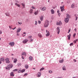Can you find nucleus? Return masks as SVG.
<instances>
[{"label":"nucleus","mask_w":78,"mask_h":78,"mask_svg":"<svg viewBox=\"0 0 78 78\" xmlns=\"http://www.w3.org/2000/svg\"><path fill=\"white\" fill-rule=\"evenodd\" d=\"M13 67V65H12V64H10L7 66V67H5V69L6 70L7 69H12Z\"/></svg>","instance_id":"1"},{"label":"nucleus","mask_w":78,"mask_h":78,"mask_svg":"<svg viewBox=\"0 0 78 78\" xmlns=\"http://www.w3.org/2000/svg\"><path fill=\"white\" fill-rule=\"evenodd\" d=\"M48 25H49V21L48 20H46L44 23V27H48Z\"/></svg>","instance_id":"2"},{"label":"nucleus","mask_w":78,"mask_h":78,"mask_svg":"<svg viewBox=\"0 0 78 78\" xmlns=\"http://www.w3.org/2000/svg\"><path fill=\"white\" fill-rule=\"evenodd\" d=\"M60 8L61 9V12H63V11H65V10H64V5H63L62 6H60Z\"/></svg>","instance_id":"3"},{"label":"nucleus","mask_w":78,"mask_h":78,"mask_svg":"<svg viewBox=\"0 0 78 78\" xmlns=\"http://www.w3.org/2000/svg\"><path fill=\"white\" fill-rule=\"evenodd\" d=\"M27 42H28V40L27 39H26L23 41V44H26Z\"/></svg>","instance_id":"4"},{"label":"nucleus","mask_w":78,"mask_h":78,"mask_svg":"<svg viewBox=\"0 0 78 78\" xmlns=\"http://www.w3.org/2000/svg\"><path fill=\"white\" fill-rule=\"evenodd\" d=\"M5 61L6 63L9 64V63H10V61H9V58H6L5 59Z\"/></svg>","instance_id":"5"},{"label":"nucleus","mask_w":78,"mask_h":78,"mask_svg":"<svg viewBox=\"0 0 78 78\" xmlns=\"http://www.w3.org/2000/svg\"><path fill=\"white\" fill-rule=\"evenodd\" d=\"M9 44L11 46V47H12L14 45V42H10L9 43Z\"/></svg>","instance_id":"6"},{"label":"nucleus","mask_w":78,"mask_h":78,"mask_svg":"<svg viewBox=\"0 0 78 78\" xmlns=\"http://www.w3.org/2000/svg\"><path fill=\"white\" fill-rule=\"evenodd\" d=\"M22 30V29L21 28L19 27V28H18L17 29V30L16 31L17 33H19L20 31V30Z\"/></svg>","instance_id":"7"},{"label":"nucleus","mask_w":78,"mask_h":78,"mask_svg":"<svg viewBox=\"0 0 78 78\" xmlns=\"http://www.w3.org/2000/svg\"><path fill=\"white\" fill-rule=\"evenodd\" d=\"M60 31V29H59V27H58L57 28V33L58 34H59V32Z\"/></svg>","instance_id":"8"},{"label":"nucleus","mask_w":78,"mask_h":78,"mask_svg":"<svg viewBox=\"0 0 78 78\" xmlns=\"http://www.w3.org/2000/svg\"><path fill=\"white\" fill-rule=\"evenodd\" d=\"M69 21V18H66L65 20V22L66 23H67Z\"/></svg>","instance_id":"9"},{"label":"nucleus","mask_w":78,"mask_h":78,"mask_svg":"<svg viewBox=\"0 0 78 78\" xmlns=\"http://www.w3.org/2000/svg\"><path fill=\"white\" fill-rule=\"evenodd\" d=\"M29 59L30 61H33V57H31V56H30L29 57Z\"/></svg>","instance_id":"10"},{"label":"nucleus","mask_w":78,"mask_h":78,"mask_svg":"<svg viewBox=\"0 0 78 78\" xmlns=\"http://www.w3.org/2000/svg\"><path fill=\"white\" fill-rule=\"evenodd\" d=\"M71 8L73 9L75 8V5L74 4H73L71 5Z\"/></svg>","instance_id":"11"},{"label":"nucleus","mask_w":78,"mask_h":78,"mask_svg":"<svg viewBox=\"0 0 78 78\" xmlns=\"http://www.w3.org/2000/svg\"><path fill=\"white\" fill-rule=\"evenodd\" d=\"M56 25H62V23H61V21H59V23L57 22Z\"/></svg>","instance_id":"12"},{"label":"nucleus","mask_w":78,"mask_h":78,"mask_svg":"<svg viewBox=\"0 0 78 78\" xmlns=\"http://www.w3.org/2000/svg\"><path fill=\"white\" fill-rule=\"evenodd\" d=\"M41 11H45V10H46V7H44L41 9Z\"/></svg>","instance_id":"13"},{"label":"nucleus","mask_w":78,"mask_h":78,"mask_svg":"<svg viewBox=\"0 0 78 78\" xmlns=\"http://www.w3.org/2000/svg\"><path fill=\"white\" fill-rule=\"evenodd\" d=\"M0 61H2V62H5V59L3 58L2 57L0 58Z\"/></svg>","instance_id":"14"},{"label":"nucleus","mask_w":78,"mask_h":78,"mask_svg":"<svg viewBox=\"0 0 78 78\" xmlns=\"http://www.w3.org/2000/svg\"><path fill=\"white\" fill-rule=\"evenodd\" d=\"M41 75V73L39 72L37 74V77H40Z\"/></svg>","instance_id":"15"},{"label":"nucleus","mask_w":78,"mask_h":78,"mask_svg":"<svg viewBox=\"0 0 78 78\" xmlns=\"http://www.w3.org/2000/svg\"><path fill=\"white\" fill-rule=\"evenodd\" d=\"M51 14H53L55 13V11L53 9H51Z\"/></svg>","instance_id":"16"},{"label":"nucleus","mask_w":78,"mask_h":78,"mask_svg":"<svg viewBox=\"0 0 78 78\" xmlns=\"http://www.w3.org/2000/svg\"><path fill=\"white\" fill-rule=\"evenodd\" d=\"M68 40H70V37H71V34H69V35H68Z\"/></svg>","instance_id":"17"},{"label":"nucleus","mask_w":78,"mask_h":78,"mask_svg":"<svg viewBox=\"0 0 78 78\" xmlns=\"http://www.w3.org/2000/svg\"><path fill=\"white\" fill-rule=\"evenodd\" d=\"M50 33L49 31L48 32V33L46 34V36H50Z\"/></svg>","instance_id":"18"},{"label":"nucleus","mask_w":78,"mask_h":78,"mask_svg":"<svg viewBox=\"0 0 78 78\" xmlns=\"http://www.w3.org/2000/svg\"><path fill=\"white\" fill-rule=\"evenodd\" d=\"M38 37H39L41 38V37H42V34H41L40 33L38 34Z\"/></svg>","instance_id":"19"},{"label":"nucleus","mask_w":78,"mask_h":78,"mask_svg":"<svg viewBox=\"0 0 78 78\" xmlns=\"http://www.w3.org/2000/svg\"><path fill=\"white\" fill-rule=\"evenodd\" d=\"M17 61V58H15L13 62L14 63H16Z\"/></svg>","instance_id":"20"},{"label":"nucleus","mask_w":78,"mask_h":78,"mask_svg":"<svg viewBox=\"0 0 78 78\" xmlns=\"http://www.w3.org/2000/svg\"><path fill=\"white\" fill-rule=\"evenodd\" d=\"M5 15L6 16H8L9 17V16H10V15L9 14V13L8 12H7L5 13Z\"/></svg>","instance_id":"21"},{"label":"nucleus","mask_w":78,"mask_h":78,"mask_svg":"<svg viewBox=\"0 0 78 78\" xmlns=\"http://www.w3.org/2000/svg\"><path fill=\"white\" fill-rule=\"evenodd\" d=\"M10 76H14V73H13V72H12L11 73Z\"/></svg>","instance_id":"22"},{"label":"nucleus","mask_w":78,"mask_h":78,"mask_svg":"<svg viewBox=\"0 0 78 78\" xmlns=\"http://www.w3.org/2000/svg\"><path fill=\"white\" fill-rule=\"evenodd\" d=\"M62 69L63 70H66V66H63L62 67Z\"/></svg>","instance_id":"23"},{"label":"nucleus","mask_w":78,"mask_h":78,"mask_svg":"<svg viewBox=\"0 0 78 78\" xmlns=\"http://www.w3.org/2000/svg\"><path fill=\"white\" fill-rule=\"evenodd\" d=\"M59 62L60 63H62V62H64V59H62V60L59 61Z\"/></svg>","instance_id":"24"},{"label":"nucleus","mask_w":78,"mask_h":78,"mask_svg":"<svg viewBox=\"0 0 78 78\" xmlns=\"http://www.w3.org/2000/svg\"><path fill=\"white\" fill-rule=\"evenodd\" d=\"M33 10L30 9L29 11V12L31 14V13H32L33 12Z\"/></svg>","instance_id":"25"},{"label":"nucleus","mask_w":78,"mask_h":78,"mask_svg":"<svg viewBox=\"0 0 78 78\" xmlns=\"http://www.w3.org/2000/svg\"><path fill=\"white\" fill-rule=\"evenodd\" d=\"M40 20H41L42 21L43 20V19H44V17L43 16H41L40 17Z\"/></svg>","instance_id":"26"},{"label":"nucleus","mask_w":78,"mask_h":78,"mask_svg":"<svg viewBox=\"0 0 78 78\" xmlns=\"http://www.w3.org/2000/svg\"><path fill=\"white\" fill-rule=\"evenodd\" d=\"M23 55H24V56H26V53L25 52L22 53L21 54V56H23Z\"/></svg>","instance_id":"27"},{"label":"nucleus","mask_w":78,"mask_h":78,"mask_svg":"<svg viewBox=\"0 0 78 78\" xmlns=\"http://www.w3.org/2000/svg\"><path fill=\"white\" fill-rule=\"evenodd\" d=\"M26 69H27L28 68V65H26L25 66Z\"/></svg>","instance_id":"28"},{"label":"nucleus","mask_w":78,"mask_h":78,"mask_svg":"<svg viewBox=\"0 0 78 78\" xmlns=\"http://www.w3.org/2000/svg\"><path fill=\"white\" fill-rule=\"evenodd\" d=\"M15 5H17V6H18V7H19V8H20V5L18 4L17 3H15Z\"/></svg>","instance_id":"29"},{"label":"nucleus","mask_w":78,"mask_h":78,"mask_svg":"<svg viewBox=\"0 0 78 78\" xmlns=\"http://www.w3.org/2000/svg\"><path fill=\"white\" fill-rule=\"evenodd\" d=\"M37 13H38V11H36L34 12V14L35 15H37Z\"/></svg>","instance_id":"30"},{"label":"nucleus","mask_w":78,"mask_h":78,"mask_svg":"<svg viewBox=\"0 0 78 78\" xmlns=\"http://www.w3.org/2000/svg\"><path fill=\"white\" fill-rule=\"evenodd\" d=\"M77 40H78V39H76L75 40H74L73 41V42L74 44H76V41H77Z\"/></svg>","instance_id":"31"},{"label":"nucleus","mask_w":78,"mask_h":78,"mask_svg":"<svg viewBox=\"0 0 78 78\" xmlns=\"http://www.w3.org/2000/svg\"><path fill=\"white\" fill-rule=\"evenodd\" d=\"M17 70H18V69H15L14 70H13L12 71L13 72H17Z\"/></svg>","instance_id":"32"},{"label":"nucleus","mask_w":78,"mask_h":78,"mask_svg":"<svg viewBox=\"0 0 78 78\" xmlns=\"http://www.w3.org/2000/svg\"><path fill=\"white\" fill-rule=\"evenodd\" d=\"M69 17H70V15H69L68 14H67L66 18L69 19Z\"/></svg>","instance_id":"33"},{"label":"nucleus","mask_w":78,"mask_h":78,"mask_svg":"<svg viewBox=\"0 0 78 78\" xmlns=\"http://www.w3.org/2000/svg\"><path fill=\"white\" fill-rule=\"evenodd\" d=\"M44 70V68L42 67L40 69V71H42V70Z\"/></svg>","instance_id":"34"},{"label":"nucleus","mask_w":78,"mask_h":78,"mask_svg":"<svg viewBox=\"0 0 78 78\" xmlns=\"http://www.w3.org/2000/svg\"><path fill=\"white\" fill-rule=\"evenodd\" d=\"M75 36H76V33H74V34H73V37L74 38H75Z\"/></svg>","instance_id":"35"},{"label":"nucleus","mask_w":78,"mask_h":78,"mask_svg":"<svg viewBox=\"0 0 78 78\" xmlns=\"http://www.w3.org/2000/svg\"><path fill=\"white\" fill-rule=\"evenodd\" d=\"M25 71V69H23L22 70L21 72L22 73H23V72H24Z\"/></svg>","instance_id":"36"},{"label":"nucleus","mask_w":78,"mask_h":78,"mask_svg":"<svg viewBox=\"0 0 78 78\" xmlns=\"http://www.w3.org/2000/svg\"><path fill=\"white\" fill-rule=\"evenodd\" d=\"M28 38V39H31V38H32V36H29Z\"/></svg>","instance_id":"37"},{"label":"nucleus","mask_w":78,"mask_h":78,"mask_svg":"<svg viewBox=\"0 0 78 78\" xmlns=\"http://www.w3.org/2000/svg\"><path fill=\"white\" fill-rule=\"evenodd\" d=\"M73 45V43H71L69 45H70V46H72V45Z\"/></svg>","instance_id":"38"},{"label":"nucleus","mask_w":78,"mask_h":78,"mask_svg":"<svg viewBox=\"0 0 78 78\" xmlns=\"http://www.w3.org/2000/svg\"><path fill=\"white\" fill-rule=\"evenodd\" d=\"M37 21H35V25H37Z\"/></svg>","instance_id":"39"},{"label":"nucleus","mask_w":78,"mask_h":78,"mask_svg":"<svg viewBox=\"0 0 78 78\" xmlns=\"http://www.w3.org/2000/svg\"><path fill=\"white\" fill-rule=\"evenodd\" d=\"M70 30H71V29H69V30H68L69 32H68V33H70Z\"/></svg>","instance_id":"40"},{"label":"nucleus","mask_w":78,"mask_h":78,"mask_svg":"<svg viewBox=\"0 0 78 78\" xmlns=\"http://www.w3.org/2000/svg\"><path fill=\"white\" fill-rule=\"evenodd\" d=\"M21 5H22L24 8H25V5H24V4L22 3Z\"/></svg>","instance_id":"41"},{"label":"nucleus","mask_w":78,"mask_h":78,"mask_svg":"<svg viewBox=\"0 0 78 78\" xmlns=\"http://www.w3.org/2000/svg\"><path fill=\"white\" fill-rule=\"evenodd\" d=\"M30 42H32V41H33V39H30Z\"/></svg>","instance_id":"42"},{"label":"nucleus","mask_w":78,"mask_h":78,"mask_svg":"<svg viewBox=\"0 0 78 78\" xmlns=\"http://www.w3.org/2000/svg\"><path fill=\"white\" fill-rule=\"evenodd\" d=\"M9 28L10 29V30H11V29H12V27H11V26H9Z\"/></svg>","instance_id":"43"},{"label":"nucleus","mask_w":78,"mask_h":78,"mask_svg":"<svg viewBox=\"0 0 78 78\" xmlns=\"http://www.w3.org/2000/svg\"><path fill=\"white\" fill-rule=\"evenodd\" d=\"M78 19V16H76V20H77Z\"/></svg>","instance_id":"44"},{"label":"nucleus","mask_w":78,"mask_h":78,"mask_svg":"<svg viewBox=\"0 0 78 78\" xmlns=\"http://www.w3.org/2000/svg\"><path fill=\"white\" fill-rule=\"evenodd\" d=\"M49 73H52V71L51 70L49 71Z\"/></svg>","instance_id":"45"},{"label":"nucleus","mask_w":78,"mask_h":78,"mask_svg":"<svg viewBox=\"0 0 78 78\" xmlns=\"http://www.w3.org/2000/svg\"><path fill=\"white\" fill-rule=\"evenodd\" d=\"M32 9H35V8L34 7V6H32Z\"/></svg>","instance_id":"46"},{"label":"nucleus","mask_w":78,"mask_h":78,"mask_svg":"<svg viewBox=\"0 0 78 78\" xmlns=\"http://www.w3.org/2000/svg\"><path fill=\"white\" fill-rule=\"evenodd\" d=\"M28 75V74L27 73H26L24 74V76H26V75Z\"/></svg>","instance_id":"47"},{"label":"nucleus","mask_w":78,"mask_h":78,"mask_svg":"<svg viewBox=\"0 0 78 78\" xmlns=\"http://www.w3.org/2000/svg\"><path fill=\"white\" fill-rule=\"evenodd\" d=\"M38 23H41V21H38Z\"/></svg>","instance_id":"48"},{"label":"nucleus","mask_w":78,"mask_h":78,"mask_svg":"<svg viewBox=\"0 0 78 78\" xmlns=\"http://www.w3.org/2000/svg\"><path fill=\"white\" fill-rule=\"evenodd\" d=\"M18 73H20L21 72V71L20 70L18 72Z\"/></svg>","instance_id":"49"},{"label":"nucleus","mask_w":78,"mask_h":78,"mask_svg":"<svg viewBox=\"0 0 78 78\" xmlns=\"http://www.w3.org/2000/svg\"><path fill=\"white\" fill-rule=\"evenodd\" d=\"M22 58L23 59H24V57H23V56H22Z\"/></svg>","instance_id":"50"},{"label":"nucleus","mask_w":78,"mask_h":78,"mask_svg":"<svg viewBox=\"0 0 78 78\" xmlns=\"http://www.w3.org/2000/svg\"><path fill=\"white\" fill-rule=\"evenodd\" d=\"M2 30L0 31V34H2Z\"/></svg>","instance_id":"51"},{"label":"nucleus","mask_w":78,"mask_h":78,"mask_svg":"<svg viewBox=\"0 0 78 78\" xmlns=\"http://www.w3.org/2000/svg\"><path fill=\"white\" fill-rule=\"evenodd\" d=\"M19 25H21V24H22V23H19Z\"/></svg>","instance_id":"52"},{"label":"nucleus","mask_w":78,"mask_h":78,"mask_svg":"<svg viewBox=\"0 0 78 78\" xmlns=\"http://www.w3.org/2000/svg\"><path fill=\"white\" fill-rule=\"evenodd\" d=\"M73 61H75V62H76V60H75V59H73Z\"/></svg>","instance_id":"53"},{"label":"nucleus","mask_w":78,"mask_h":78,"mask_svg":"<svg viewBox=\"0 0 78 78\" xmlns=\"http://www.w3.org/2000/svg\"><path fill=\"white\" fill-rule=\"evenodd\" d=\"M16 27H14V28L13 29V28H12V30H15V29H16Z\"/></svg>","instance_id":"54"},{"label":"nucleus","mask_w":78,"mask_h":78,"mask_svg":"<svg viewBox=\"0 0 78 78\" xmlns=\"http://www.w3.org/2000/svg\"><path fill=\"white\" fill-rule=\"evenodd\" d=\"M74 31H75V32H76V28L75 29Z\"/></svg>","instance_id":"55"},{"label":"nucleus","mask_w":78,"mask_h":78,"mask_svg":"<svg viewBox=\"0 0 78 78\" xmlns=\"http://www.w3.org/2000/svg\"><path fill=\"white\" fill-rule=\"evenodd\" d=\"M58 15L59 16H60V15H61V13H59L58 14Z\"/></svg>","instance_id":"56"},{"label":"nucleus","mask_w":78,"mask_h":78,"mask_svg":"<svg viewBox=\"0 0 78 78\" xmlns=\"http://www.w3.org/2000/svg\"><path fill=\"white\" fill-rule=\"evenodd\" d=\"M17 36H19V34H18V33H17Z\"/></svg>","instance_id":"57"},{"label":"nucleus","mask_w":78,"mask_h":78,"mask_svg":"<svg viewBox=\"0 0 78 78\" xmlns=\"http://www.w3.org/2000/svg\"><path fill=\"white\" fill-rule=\"evenodd\" d=\"M2 64V61H0V64Z\"/></svg>","instance_id":"58"},{"label":"nucleus","mask_w":78,"mask_h":78,"mask_svg":"<svg viewBox=\"0 0 78 78\" xmlns=\"http://www.w3.org/2000/svg\"><path fill=\"white\" fill-rule=\"evenodd\" d=\"M48 30H46V33H48Z\"/></svg>","instance_id":"59"},{"label":"nucleus","mask_w":78,"mask_h":78,"mask_svg":"<svg viewBox=\"0 0 78 78\" xmlns=\"http://www.w3.org/2000/svg\"><path fill=\"white\" fill-rule=\"evenodd\" d=\"M23 34H26V33H25V32H24V33H23Z\"/></svg>","instance_id":"60"},{"label":"nucleus","mask_w":78,"mask_h":78,"mask_svg":"<svg viewBox=\"0 0 78 78\" xmlns=\"http://www.w3.org/2000/svg\"><path fill=\"white\" fill-rule=\"evenodd\" d=\"M63 2H61V4H62H62H63Z\"/></svg>","instance_id":"61"},{"label":"nucleus","mask_w":78,"mask_h":78,"mask_svg":"<svg viewBox=\"0 0 78 78\" xmlns=\"http://www.w3.org/2000/svg\"><path fill=\"white\" fill-rule=\"evenodd\" d=\"M12 59H14V57H12Z\"/></svg>","instance_id":"62"},{"label":"nucleus","mask_w":78,"mask_h":78,"mask_svg":"<svg viewBox=\"0 0 78 78\" xmlns=\"http://www.w3.org/2000/svg\"><path fill=\"white\" fill-rule=\"evenodd\" d=\"M57 12L58 13H59V11L58 10L57 11Z\"/></svg>","instance_id":"63"},{"label":"nucleus","mask_w":78,"mask_h":78,"mask_svg":"<svg viewBox=\"0 0 78 78\" xmlns=\"http://www.w3.org/2000/svg\"><path fill=\"white\" fill-rule=\"evenodd\" d=\"M73 78H75V77H73Z\"/></svg>","instance_id":"64"}]
</instances>
